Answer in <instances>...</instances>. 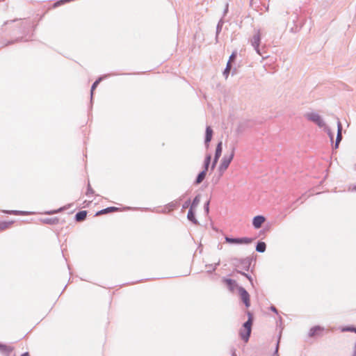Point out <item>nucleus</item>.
I'll use <instances>...</instances> for the list:
<instances>
[{
  "label": "nucleus",
  "mask_w": 356,
  "mask_h": 356,
  "mask_svg": "<svg viewBox=\"0 0 356 356\" xmlns=\"http://www.w3.org/2000/svg\"><path fill=\"white\" fill-rule=\"evenodd\" d=\"M87 216V211H80L77 212L75 215V220L77 222L83 221L86 219Z\"/></svg>",
  "instance_id": "16"
},
{
  "label": "nucleus",
  "mask_w": 356,
  "mask_h": 356,
  "mask_svg": "<svg viewBox=\"0 0 356 356\" xmlns=\"http://www.w3.org/2000/svg\"><path fill=\"white\" fill-rule=\"evenodd\" d=\"M232 70V64L227 63L226 67L225 68L222 74L225 76V79H227L229 76V74Z\"/></svg>",
  "instance_id": "21"
},
{
  "label": "nucleus",
  "mask_w": 356,
  "mask_h": 356,
  "mask_svg": "<svg viewBox=\"0 0 356 356\" xmlns=\"http://www.w3.org/2000/svg\"><path fill=\"white\" fill-rule=\"evenodd\" d=\"M342 124L339 118H337V134H342Z\"/></svg>",
  "instance_id": "34"
},
{
  "label": "nucleus",
  "mask_w": 356,
  "mask_h": 356,
  "mask_svg": "<svg viewBox=\"0 0 356 356\" xmlns=\"http://www.w3.org/2000/svg\"><path fill=\"white\" fill-rule=\"evenodd\" d=\"M59 219L57 217L45 218L42 219V222L47 225H56L58 223Z\"/></svg>",
  "instance_id": "17"
},
{
  "label": "nucleus",
  "mask_w": 356,
  "mask_h": 356,
  "mask_svg": "<svg viewBox=\"0 0 356 356\" xmlns=\"http://www.w3.org/2000/svg\"><path fill=\"white\" fill-rule=\"evenodd\" d=\"M13 41H10V42H8V44H13Z\"/></svg>",
  "instance_id": "45"
},
{
  "label": "nucleus",
  "mask_w": 356,
  "mask_h": 356,
  "mask_svg": "<svg viewBox=\"0 0 356 356\" xmlns=\"http://www.w3.org/2000/svg\"><path fill=\"white\" fill-rule=\"evenodd\" d=\"M223 24H224V20H223L222 18H221L219 20V22H218V24L216 26V40H218L219 33L222 31V28Z\"/></svg>",
  "instance_id": "23"
},
{
  "label": "nucleus",
  "mask_w": 356,
  "mask_h": 356,
  "mask_svg": "<svg viewBox=\"0 0 356 356\" xmlns=\"http://www.w3.org/2000/svg\"><path fill=\"white\" fill-rule=\"evenodd\" d=\"M236 272L237 273H240L241 275L245 276L251 283L252 285H253V282H252V278L250 275H249L248 274L244 273V272H242L241 270H236Z\"/></svg>",
  "instance_id": "31"
},
{
  "label": "nucleus",
  "mask_w": 356,
  "mask_h": 356,
  "mask_svg": "<svg viewBox=\"0 0 356 356\" xmlns=\"http://www.w3.org/2000/svg\"><path fill=\"white\" fill-rule=\"evenodd\" d=\"M119 208L115 207H109L106 209H102L96 213V216L106 214L111 212L118 211H119Z\"/></svg>",
  "instance_id": "13"
},
{
  "label": "nucleus",
  "mask_w": 356,
  "mask_h": 356,
  "mask_svg": "<svg viewBox=\"0 0 356 356\" xmlns=\"http://www.w3.org/2000/svg\"><path fill=\"white\" fill-rule=\"evenodd\" d=\"M270 309V310L272 312H275L276 314L278 313V311H277V308L275 306H271Z\"/></svg>",
  "instance_id": "39"
},
{
  "label": "nucleus",
  "mask_w": 356,
  "mask_h": 356,
  "mask_svg": "<svg viewBox=\"0 0 356 356\" xmlns=\"http://www.w3.org/2000/svg\"><path fill=\"white\" fill-rule=\"evenodd\" d=\"M250 42L256 52L260 55L263 59H265L268 56V55H266L261 52V49H259V44L261 42V34L259 31H257V33L252 36Z\"/></svg>",
  "instance_id": "3"
},
{
  "label": "nucleus",
  "mask_w": 356,
  "mask_h": 356,
  "mask_svg": "<svg viewBox=\"0 0 356 356\" xmlns=\"http://www.w3.org/2000/svg\"><path fill=\"white\" fill-rule=\"evenodd\" d=\"M21 356H30L28 352L24 353Z\"/></svg>",
  "instance_id": "43"
},
{
  "label": "nucleus",
  "mask_w": 356,
  "mask_h": 356,
  "mask_svg": "<svg viewBox=\"0 0 356 356\" xmlns=\"http://www.w3.org/2000/svg\"><path fill=\"white\" fill-rule=\"evenodd\" d=\"M232 70V75H234L237 73V70L236 67L233 68Z\"/></svg>",
  "instance_id": "40"
},
{
  "label": "nucleus",
  "mask_w": 356,
  "mask_h": 356,
  "mask_svg": "<svg viewBox=\"0 0 356 356\" xmlns=\"http://www.w3.org/2000/svg\"><path fill=\"white\" fill-rule=\"evenodd\" d=\"M354 191H356V186L353 188Z\"/></svg>",
  "instance_id": "46"
},
{
  "label": "nucleus",
  "mask_w": 356,
  "mask_h": 356,
  "mask_svg": "<svg viewBox=\"0 0 356 356\" xmlns=\"http://www.w3.org/2000/svg\"><path fill=\"white\" fill-rule=\"evenodd\" d=\"M4 213L8 214H13V215H27L29 213L26 211H17V210H7L3 211Z\"/></svg>",
  "instance_id": "25"
},
{
  "label": "nucleus",
  "mask_w": 356,
  "mask_h": 356,
  "mask_svg": "<svg viewBox=\"0 0 356 356\" xmlns=\"http://www.w3.org/2000/svg\"><path fill=\"white\" fill-rule=\"evenodd\" d=\"M67 209L66 207H60L57 210H52V211H47L45 213L47 214H49V215H51V214H54V213H57L58 212H60L62 211H64Z\"/></svg>",
  "instance_id": "32"
},
{
  "label": "nucleus",
  "mask_w": 356,
  "mask_h": 356,
  "mask_svg": "<svg viewBox=\"0 0 356 356\" xmlns=\"http://www.w3.org/2000/svg\"><path fill=\"white\" fill-rule=\"evenodd\" d=\"M228 8H229V3H226L225 7V9H224V11H223V16H225L227 13Z\"/></svg>",
  "instance_id": "38"
},
{
  "label": "nucleus",
  "mask_w": 356,
  "mask_h": 356,
  "mask_svg": "<svg viewBox=\"0 0 356 356\" xmlns=\"http://www.w3.org/2000/svg\"><path fill=\"white\" fill-rule=\"evenodd\" d=\"M14 348L10 346L3 344L0 343V352L3 356H10V354L13 351Z\"/></svg>",
  "instance_id": "11"
},
{
  "label": "nucleus",
  "mask_w": 356,
  "mask_h": 356,
  "mask_svg": "<svg viewBox=\"0 0 356 356\" xmlns=\"http://www.w3.org/2000/svg\"><path fill=\"white\" fill-rule=\"evenodd\" d=\"M211 154H207L204 159L203 170L205 171H208L209 165L211 163Z\"/></svg>",
  "instance_id": "20"
},
{
  "label": "nucleus",
  "mask_w": 356,
  "mask_h": 356,
  "mask_svg": "<svg viewBox=\"0 0 356 356\" xmlns=\"http://www.w3.org/2000/svg\"><path fill=\"white\" fill-rule=\"evenodd\" d=\"M252 258L248 257L244 259H234V261H235L234 264L238 267L239 266H241L242 268L246 271H248L250 269V267L251 266Z\"/></svg>",
  "instance_id": "5"
},
{
  "label": "nucleus",
  "mask_w": 356,
  "mask_h": 356,
  "mask_svg": "<svg viewBox=\"0 0 356 356\" xmlns=\"http://www.w3.org/2000/svg\"><path fill=\"white\" fill-rule=\"evenodd\" d=\"M224 282L227 285L229 289L231 291H234V288L236 286V281L232 279L225 278V279H224Z\"/></svg>",
  "instance_id": "18"
},
{
  "label": "nucleus",
  "mask_w": 356,
  "mask_h": 356,
  "mask_svg": "<svg viewBox=\"0 0 356 356\" xmlns=\"http://www.w3.org/2000/svg\"><path fill=\"white\" fill-rule=\"evenodd\" d=\"M225 239L226 243L229 244H250L254 240L249 237L232 238L229 236H225Z\"/></svg>",
  "instance_id": "4"
},
{
  "label": "nucleus",
  "mask_w": 356,
  "mask_h": 356,
  "mask_svg": "<svg viewBox=\"0 0 356 356\" xmlns=\"http://www.w3.org/2000/svg\"><path fill=\"white\" fill-rule=\"evenodd\" d=\"M266 249V244L263 241H259L256 245V251L258 252H264Z\"/></svg>",
  "instance_id": "19"
},
{
  "label": "nucleus",
  "mask_w": 356,
  "mask_h": 356,
  "mask_svg": "<svg viewBox=\"0 0 356 356\" xmlns=\"http://www.w3.org/2000/svg\"><path fill=\"white\" fill-rule=\"evenodd\" d=\"M234 156V147L232 148V152L229 156L225 155L222 159L221 163L219 166V170L224 172L227 169L230 163L232 162Z\"/></svg>",
  "instance_id": "6"
},
{
  "label": "nucleus",
  "mask_w": 356,
  "mask_h": 356,
  "mask_svg": "<svg viewBox=\"0 0 356 356\" xmlns=\"http://www.w3.org/2000/svg\"><path fill=\"white\" fill-rule=\"evenodd\" d=\"M222 151V143L221 141H220L217 144V146L216 148L215 155H214L213 161V163L211 165V170L214 169V168L216 167V165L218 163V161L221 156Z\"/></svg>",
  "instance_id": "8"
},
{
  "label": "nucleus",
  "mask_w": 356,
  "mask_h": 356,
  "mask_svg": "<svg viewBox=\"0 0 356 356\" xmlns=\"http://www.w3.org/2000/svg\"><path fill=\"white\" fill-rule=\"evenodd\" d=\"M200 201V194H198V195H197L194 197V199H193V202H191V207H190V209H195V208L197 207V205L199 204Z\"/></svg>",
  "instance_id": "22"
},
{
  "label": "nucleus",
  "mask_w": 356,
  "mask_h": 356,
  "mask_svg": "<svg viewBox=\"0 0 356 356\" xmlns=\"http://www.w3.org/2000/svg\"><path fill=\"white\" fill-rule=\"evenodd\" d=\"M343 332H352L356 334V327L354 326H347L342 329Z\"/></svg>",
  "instance_id": "33"
},
{
  "label": "nucleus",
  "mask_w": 356,
  "mask_h": 356,
  "mask_svg": "<svg viewBox=\"0 0 356 356\" xmlns=\"http://www.w3.org/2000/svg\"><path fill=\"white\" fill-rule=\"evenodd\" d=\"M237 289L241 301L244 303L245 306L248 308L250 306V294L243 286H238Z\"/></svg>",
  "instance_id": "7"
},
{
  "label": "nucleus",
  "mask_w": 356,
  "mask_h": 356,
  "mask_svg": "<svg viewBox=\"0 0 356 356\" xmlns=\"http://www.w3.org/2000/svg\"><path fill=\"white\" fill-rule=\"evenodd\" d=\"M279 342H280V339L277 341V346H276V350H275V354H277V350H278V346H279Z\"/></svg>",
  "instance_id": "42"
},
{
  "label": "nucleus",
  "mask_w": 356,
  "mask_h": 356,
  "mask_svg": "<svg viewBox=\"0 0 356 356\" xmlns=\"http://www.w3.org/2000/svg\"><path fill=\"white\" fill-rule=\"evenodd\" d=\"M236 56H237V51H234L232 53V54L230 55L227 63H229L230 64H232V63L235 61V60L236 58Z\"/></svg>",
  "instance_id": "30"
},
{
  "label": "nucleus",
  "mask_w": 356,
  "mask_h": 356,
  "mask_svg": "<svg viewBox=\"0 0 356 356\" xmlns=\"http://www.w3.org/2000/svg\"><path fill=\"white\" fill-rule=\"evenodd\" d=\"M102 79H103V77H99L92 83L91 90H90L91 100L92 99L93 91L97 87L99 83L102 81Z\"/></svg>",
  "instance_id": "24"
},
{
  "label": "nucleus",
  "mask_w": 356,
  "mask_h": 356,
  "mask_svg": "<svg viewBox=\"0 0 356 356\" xmlns=\"http://www.w3.org/2000/svg\"><path fill=\"white\" fill-rule=\"evenodd\" d=\"M324 328L320 325L312 327L309 332V337H314L318 334V332L323 331Z\"/></svg>",
  "instance_id": "12"
},
{
  "label": "nucleus",
  "mask_w": 356,
  "mask_h": 356,
  "mask_svg": "<svg viewBox=\"0 0 356 356\" xmlns=\"http://www.w3.org/2000/svg\"><path fill=\"white\" fill-rule=\"evenodd\" d=\"M94 193H95L94 190L91 188L90 184H88V188H87V192H86V195H92Z\"/></svg>",
  "instance_id": "35"
},
{
  "label": "nucleus",
  "mask_w": 356,
  "mask_h": 356,
  "mask_svg": "<svg viewBox=\"0 0 356 356\" xmlns=\"http://www.w3.org/2000/svg\"><path fill=\"white\" fill-rule=\"evenodd\" d=\"M191 200L189 199L184 203V204L182 205V209H185L189 207H191Z\"/></svg>",
  "instance_id": "36"
},
{
  "label": "nucleus",
  "mask_w": 356,
  "mask_h": 356,
  "mask_svg": "<svg viewBox=\"0 0 356 356\" xmlns=\"http://www.w3.org/2000/svg\"><path fill=\"white\" fill-rule=\"evenodd\" d=\"M341 140H342V134H337L335 144L333 146V147L334 149H337L339 147V143L341 141Z\"/></svg>",
  "instance_id": "29"
},
{
  "label": "nucleus",
  "mask_w": 356,
  "mask_h": 356,
  "mask_svg": "<svg viewBox=\"0 0 356 356\" xmlns=\"http://www.w3.org/2000/svg\"><path fill=\"white\" fill-rule=\"evenodd\" d=\"M209 200H208L207 202L204 203V210L207 213H208L209 211Z\"/></svg>",
  "instance_id": "37"
},
{
  "label": "nucleus",
  "mask_w": 356,
  "mask_h": 356,
  "mask_svg": "<svg viewBox=\"0 0 356 356\" xmlns=\"http://www.w3.org/2000/svg\"><path fill=\"white\" fill-rule=\"evenodd\" d=\"M219 265H220V260L216 264H215L213 265V264L206 265V267L208 268L207 272L211 273L215 271L217 266Z\"/></svg>",
  "instance_id": "27"
},
{
  "label": "nucleus",
  "mask_w": 356,
  "mask_h": 356,
  "mask_svg": "<svg viewBox=\"0 0 356 356\" xmlns=\"http://www.w3.org/2000/svg\"><path fill=\"white\" fill-rule=\"evenodd\" d=\"M207 171H205L204 170H202L197 176L195 181H194V184L195 185H198L200 184H201L203 180L205 179V177L207 175Z\"/></svg>",
  "instance_id": "14"
},
{
  "label": "nucleus",
  "mask_w": 356,
  "mask_h": 356,
  "mask_svg": "<svg viewBox=\"0 0 356 356\" xmlns=\"http://www.w3.org/2000/svg\"><path fill=\"white\" fill-rule=\"evenodd\" d=\"M71 0H60V1L59 2H57L56 4H60V3H64V2H69Z\"/></svg>",
  "instance_id": "41"
},
{
  "label": "nucleus",
  "mask_w": 356,
  "mask_h": 356,
  "mask_svg": "<svg viewBox=\"0 0 356 356\" xmlns=\"http://www.w3.org/2000/svg\"><path fill=\"white\" fill-rule=\"evenodd\" d=\"M266 218L263 216H256L253 218L252 225L255 229H259L261 227V225L265 222Z\"/></svg>",
  "instance_id": "10"
},
{
  "label": "nucleus",
  "mask_w": 356,
  "mask_h": 356,
  "mask_svg": "<svg viewBox=\"0 0 356 356\" xmlns=\"http://www.w3.org/2000/svg\"><path fill=\"white\" fill-rule=\"evenodd\" d=\"M213 130L210 126H207L206 127L205 131V138H204V144L207 148L209 146V143L211 142L213 136Z\"/></svg>",
  "instance_id": "9"
},
{
  "label": "nucleus",
  "mask_w": 356,
  "mask_h": 356,
  "mask_svg": "<svg viewBox=\"0 0 356 356\" xmlns=\"http://www.w3.org/2000/svg\"><path fill=\"white\" fill-rule=\"evenodd\" d=\"M323 129L324 131L327 134L331 142H333V139H334V134L332 133V131H331V129H330V127H328L327 125H325L324 127H323Z\"/></svg>",
  "instance_id": "28"
},
{
  "label": "nucleus",
  "mask_w": 356,
  "mask_h": 356,
  "mask_svg": "<svg viewBox=\"0 0 356 356\" xmlns=\"http://www.w3.org/2000/svg\"><path fill=\"white\" fill-rule=\"evenodd\" d=\"M247 314L248 316V321L243 324V329H241L239 332L241 338L245 342L249 340L252 332V325L253 323L252 314L248 311Z\"/></svg>",
  "instance_id": "1"
},
{
  "label": "nucleus",
  "mask_w": 356,
  "mask_h": 356,
  "mask_svg": "<svg viewBox=\"0 0 356 356\" xmlns=\"http://www.w3.org/2000/svg\"><path fill=\"white\" fill-rule=\"evenodd\" d=\"M305 118L316 124L318 127L323 128L326 124L322 117L315 112H309L305 114Z\"/></svg>",
  "instance_id": "2"
},
{
  "label": "nucleus",
  "mask_w": 356,
  "mask_h": 356,
  "mask_svg": "<svg viewBox=\"0 0 356 356\" xmlns=\"http://www.w3.org/2000/svg\"><path fill=\"white\" fill-rule=\"evenodd\" d=\"M14 221H2L0 222V230H4L10 227Z\"/></svg>",
  "instance_id": "26"
},
{
  "label": "nucleus",
  "mask_w": 356,
  "mask_h": 356,
  "mask_svg": "<svg viewBox=\"0 0 356 356\" xmlns=\"http://www.w3.org/2000/svg\"><path fill=\"white\" fill-rule=\"evenodd\" d=\"M187 218L189 221L192 222L195 225H197L198 222L195 218V213L194 211V209H189L188 214H187Z\"/></svg>",
  "instance_id": "15"
},
{
  "label": "nucleus",
  "mask_w": 356,
  "mask_h": 356,
  "mask_svg": "<svg viewBox=\"0 0 356 356\" xmlns=\"http://www.w3.org/2000/svg\"><path fill=\"white\" fill-rule=\"evenodd\" d=\"M218 249H221V248H222V246H221L220 245H218Z\"/></svg>",
  "instance_id": "44"
}]
</instances>
